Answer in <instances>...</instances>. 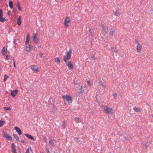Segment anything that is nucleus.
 <instances>
[{
    "label": "nucleus",
    "mask_w": 153,
    "mask_h": 153,
    "mask_svg": "<svg viewBox=\"0 0 153 153\" xmlns=\"http://www.w3.org/2000/svg\"><path fill=\"white\" fill-rule=\"evenodd\" d=\"M4 121L0 120V127L2 126L4 124Z\"/></svg>",
    "instance_id": "26"
},
{
    "label": "nucleus",
    "mask_w": 153,
    "mask_h": 153,
    "mask_svg": "<svg viewBox=\"0 0 153 153\" xmlns=\"http://www.w3.org/2000/svg\"><path fill=\"white\" fill-rule=\"evenodd\" d=\"M1 52L2 53V55H5L7 53V49H6L5 47H3L1 50Z\"/></svg>",
    "instance_id": "17"
},
{
    "label": "nucleus",
    "mask_w": 153,
    "mask_h": 153,
    "mask_svg": "<svg viewBox=\"0 0 153 153\" xmlns=\"http://www.w3.org/2000/svg\"><path fill=\"white\" fill-rule=\"evenodd\" d=\"M89 32L90 33H91V35L93 36L95 32H94V31L93 30L90 29L89 30Z\"/></svg>",
    "instance_id": "28"
},
{
    "label": "nucleus",
    "mask_w": 153,
    "mask_h": 153,
    "mask_svg": "<svg viewBox=\"0 0 153 153\" xmlns=\"http://www.w3.org/2000/svg\"><path fill=\"white\" fill-rule=\"evenodd\" d=\"M103 87H104L105 86L103 85V86H102Z\"/></svg>",
    "instance_id": "46"
},
{
    "label": "nucleus",
    "mask_w": 153,
    "mask_h": 153,
    "mask_svg": "<svg viewBox=\"0 0 153 153\" xmlns=\"http://www.w3.org/2000/svg\"><path fill=\"white\" fill-rule=\"evenodd\" d=\"M30 35L29 34H27L26 37V40L25 42L26 45H27L29 43L30 40Z\"/></svg>",
    "instance_id": "14"
},
{
    "label": "nucleus",
    "mask_w": 153,
    "mask_h": 153,
    "mask_svg": "<svg viewBox=\"0 0 153 153\" xmlns=\"http://www.w3.org/2000/svg\"><path fill=\"white\" fill-rule=\"evenodd\" d=\"M33 46L30 45H28L26 47L25 51L28 52H30L33 49Z\"/></svg>",
    "instance_id": "7"
},
{
    "label": "nucleus",
    "mask_w": 153,
    "mask_h": 153,
    "mask_svg": "<svg viewBox=\"0 0 153 153\" xmlns=\"http://www.w3.org/2000/svg\"><path fill=\"white\" fill-rule=\"evenodd\" d=\"M18 91L17 90L15 89L12 91L11 93V95L13 97H14L16 95Z\"/></svg>",
    "instance_id": "12"
},
{
    "label": "nucleus",
    "mask_w": 153,
    "mask_h": 153,
    "mask_svg": "<svg viewBox=\"0 0 153 153\" xmlns=\"http://www.w3.org/2000/svg\"><path fill=\"white\" fill-rule=\"evenodd\" d=\"M153 12H152V14H153Z\"/></svg>",
    "instance_id": "49"
},
{
    "label": "nucleus",
    "mask_w": 153,
    "mask_h": 153,
    "mask_svg": "<svg viewBox=\"0 0 153 153\" xmlns=\"http://www.w3.org/2000/svg\"><path fill=\"white\" fill-rule=\"evenodd\" d=\"M49 143L52 146H53L54 145V143L53 141L52 140H50L49 142Z\"/></svg>",
    "instance_id": "30"
},
{
    "label": "nucleus",
    "mask_w": 153,
    "mask_h": 153,
    "mask_svg": "<svg viewBox=\"0 0 153 153\" xmlns=\"http://www.w3.org/2000/svg\"><path fill=\"white\" fill-rule=\"evenodd\" d=\"M102 83H103V82H102V83H101V85L102 86H103V84H102Z\"/></svg>",
    "instance_id": "44"
},
{
    "label": "nucleus",
    "mask_w": 153,
    "mask_h": 153,
    "mask_svg": "<svg viewBox=\"0 0 153 153\" xmlns=\"http://www.w3.org/2000/svg\"><path fill=\"white\" fill-rule=\"evenodd\" d=\"M7 20L5 19L4 18L2 17H1L0 18V22H3L6 21Z\"/></svg>",
    "instance_id": "23"
},
{
    "label": "nucleus",
    "mask_w": 153,
    "mask_h": 153,
    "mask_svg": "<svg viewBox=\"0 0 153 153\" xmlns=\"http://www.w3.org/2000/svg\"><path fill=\"white\" fill-rule=\"evenodd\" d=\"M11 149L12 153H17L15 149V145L13 143L11 144Z\"/></svg>",
    "instance_id": "11"
},
{
    "label": "nucleus",
    "mask_w": 153,
    "mask_h": 153,
    "mask_svg": "<svg viewBox=\"0 0 153 153\" xmlns=\"http://www.w3.org/2000/svg\"><path fill=\"white\" fill-rule=\"evenodd\" d=\"M133 110L135 112H140L141 109L138 107H134L133 108Z\"/></svg>",
    "instance_id": "19"
},
{
    "label": "nucleus",
    "mask_w": 153,
    "mask_h": 153,
    "mask_svg": "<svg viewBox=\"0 0 153 153\" xmlns=\"http://www.w3.org/2000/svg\"><path fill=\"white\" fill-rule=\"evenodd\" d=\"M53 153H56L55 152H54Z\"/></svg>",
    "instance_id": "50"
},
{
    "label": "nucleus",
    "mask_w": 153,
    "mask_h": 153,
    "mask_svg": "<svg viewBox=\"0 0 153 153\" xmlns=\"http://www.w3.org/2000/svg\"><path fill=\"white\" fill-rule=\"evenodd\" d=\"M31 69L32 70L33 72L35 73H37L39 71V69L36 65H32L31 66Z\"/></svg>",
    "instance_id": "5"
},
{
    "label": "nucleus",
    "mask_w": 153,
    "mask_h": 153,
    "mask_svg": "<svg viewBox=\"0 0 153 153\" xmlns=\"http://www.w3.org/2000/svg\"><path fill=\"white\" fill-rule=\"evenodd\" d=\"M9 5L10 8L12 9L13 8V4L12 1H10L9 2Z\"/></svg>",
    "instance_id": "24"
},
{
    "label": "nucleus",
    "mask_w": 153,
    "mask_h": 153,
    "mask_svg": "<svg viewBox=\"0 0 153 153\" xmlns=\"http://www.w3.org/2000/svg\"><path fill=\"white\" fill-rule=\"evenodd\" d=\"M152 11L153 12V10H152Z\"/></svg>",
    "instance_id": "47"
},
{
    "label": "nucleus",
    "mask_w": 153,
    "mask_h": 153,
    "mask_svg": "<svg viewBox=\"0 0 153 153\" xmlns=\"http://www.w3.org/2000/svg\"><path fill=\"white\" fill-rule=\"evenodd\" d=\"M13 136L14 137L15 139H16V140H18L19 139V136L16 134H13Z\"/></svg>",
    "instance_id": "27"
},
{
    "label": "nucleus",
    "mask_w": 153,
    "mask_h": 153,
    "mask_svg": "<svg viewBox=\"0 0 153 153\" xmlns=\"http://www.w3.org/2000/svg\"><path fill=\"white\" fill-rule=\"evenodd\" d=\"M25 153H30L29 149H27Z\"/></svg>",
    "instance_id": "39"
},
{
    "label": "nucleus",
    "mask_w": 153,
    "mask_h": 153,
    "mask_svg": "<svg viewBox=\"0 0 153 153\" xmlns=\"http://www.w3.org/2000/svg\"><path fill=\"white\" fill-rule=\"evenodd\" d=\"M72 50L71 48L69 49L68 52H66L67 55L66 56H64L63 57V59L65 62H67V61L70 59L71 56V54L72 53Z\"/></svg>",
    "instance_id": "1"
},
{
    "label": "nucleus",
    "mask_w": 153,
    "mask_h": 153,
    "mask_svg": "<svg viewBox=\"0 0 153 153\" xmlns=\"http://www.w3.org/2000/svg\"><path fill=\"white\" fill-rule=\"evenodd\" d=\"M14 128L19 134L21 135L22 134V132L20 129L19 128L16 126L14 127Z\"/></svg>",
    "instance_id": "15"
},
{
    "label": "nucleus",
    "mask_w": 153,
    "mask_h": 153,
    "mask_svg": "<svg viewBox=\"0 0 153 153\" xmlns=\"http://www.w3.org/2000/svg\"><path fill=\"white\" fill-rule=\"evenodd\" d=\"M17 5H18V9L20 10H21V9L20 7L19 2L18 1H17Z\"/></svg>",
    "instance_id": "33"
},
{
    "label": "nucleus",
    "mask_w": 153,
    "mask_h": 153,
    "mask_svg": "<svg viewBox=\"0 0 153 153\" xmlns=\"http://www.w3.org/2000/svg\"><path fill=\"white\" fill-rule=\"evenodd\" d=\"M9 56L8 55H7L6 56V59H5V60H7V61H8V60H9Z\"/></svg>",
    "instance_id": "38"
},
{
    "label": "nucleus",
    "mask_w": 153,
    "mask_h": 153,
    "mask_svg": "<svg viewBox=\"0 0 153 153\" xmlns=\"http://www.w3.org/2000/svg\"><path fill=\"white\" fill-rule=\"evenodd\" d=\"M4 110L6 111L9 110H10V108L9 107H4Z\"/></svg>",
    "instance_id": "34"
},
{
    "label": "nucleus",
    "mask_w": 153,
    "mask_h": 153,
    "mask_svg": "<svg viewBox=\"0 0 153 153\" xmlns=\"http://www.w3.org/2000/svg\"><path fill=\"white\" fill-rule=\"evenodd\" d=\"M108 27L106 26H102V30L106 33L108 31Z\"/></svg>",
    "instance_id": "16"
},
{
    "label": "nucleus",
    "mask_w": 153,
    "mask_h": 153,
    "mask_svg": "<svg viewBox=\"0 0 153 153\" xmlns=\"http://www.w3.org/2000/svg\"><path fill=\"white\" fill-rule=\"evenodd\" d=\"M114 52H115L116 53H117V52H118V51H117V50H114Z\"/></svg>",
    "instance_id": "42"
},
{
    "label": "nucleus",
    "mask_w": 153,
    "mask_h": 153,
    "mask_svg": "<svg viewBox=\"0 0 153 153\" xmlns=\"http://www.w3.org/2000/svg\"><path fill=\"white\" fill-rule=\"evenodd\" d=\"M17 24L18 25L20 26L21 24V16H19V19L17 20Z\"/></svg>",
    "instance_id": "20"
},
{
    "label": "nucleus",
    "mask_w": 153,
    "mask_h": 153,
    "mask_svg": "<svg viewBox=\"0 0 153 153\" xmlns=\"http://www.w3.org/2000/svg\"><path fill=\"white\" fill-rule=\"evenodd\" d=\"M3 134L4 136L6 138L7 140L10 141L12 140V137L10 136L6 132H4L3 133Z\"/></svg>",
    "instance_id": "6"
},
{
    "label": "nucleus",
    "mask_w": 153,
    "mask_h": 153,
    "mask_svg": "<svg viewBox=\"0 0 153 153\" xmlns=\"http://www.w3.org/2000/svg\"><path fill=\"white\" fill-rule=\"evenodd\" d=\"M152 117H153V115L152 116Z\"/></svg>",
    "instance_id": "48"
},
{
    "label": "nucleus",
    "mask_w": 153,
    "mask_h": 153,
    "mask_svg": "<svg viewBox=\"0 0 153 153\" xmlns=\"http://www.w3.org/2000/svg\"><path fill=\"white\" fill-rule=\"evenodd\" d=\"M70 21V19L69 17H66L65 18L64 22L65 27H67L69 26Z\"/></svg>",
    "instance_id": "4"
},
{
    "label": "nucleus",
    "mask_w": 153,
    "mask_h": 153,
    "mask_svg": "<svg viewBox=\"0 0 153 153\" xmlns=\"http://www.w3.org/2000/svg\"><path fill=\"white\" fill-rule=\"evenodd\" d=\"M46 150H47V153H50L49 150L47 148H46Z\"/></svg>",
    "instance_id": "41"
},
{
    "label": "nucleus",
    "mask_w": 153,
    "mask_h": 153,
    "mask_svg": "<svg viewBox=\"0 0 153 153\" xmlns=\"http://www.w3.org/2000/svg\"><path fill=\"white\" fill-rule=\"evenodd\" d=\"M75 121L77 123H79L80 122V120L78 117H76L75 118Z\"/></svg>",
    "instance_id": "25"
},
{
    "label": "nucleus",
    "mask_w": 153,
    "mask_h": 153,
    "mask_svg": "<svg viewBox=\"0 0 153 153\" xmlns=\"http://www.w3.org/2000/svg\"><path fill=\"white\" fill-rule=\"evenodd\" d=\"M62 97L64 100L65 103L66 105L68 104L71 102V96L67 95H63L62 96Z\"/></svg>",
    "instance_id": "3"
},
{
    "label": "nucleus",
    "mask_w": 153,
    "mask_h": 153,
    "mask_svg": "<svg viewBox=\"0 0 153 153\" xmlns=\"http://www.w3.org/2000/svg\"><path fill=\"white\" fill-rule=\"evenodd\" d=\"M117 94L116 93H114L113 94V96L115 99H117Z\"/></svg>",
    "instance_id": "31"
},
{
    "label": "nucleus",
    "mask_w": 153,
    "mask_h": 153,
    "mask_svg": "<svg viewBox=\"0 0 153 153\" xmlns=\"http://www.w3.org/2000/svg\"><path fill=\"white\" fill-rule=\"evenodd\" d=\"M114 15L115 16H117L119 15L120 14V12L119 11V10H117L114 12Z\"/></svg>",
    "instance_id": "22"
},
{
    "label": "nucleus",
    "mask_w": 153,
    "mask_h": 153,
    "mask_svg": "<svg viewBox=\"0 0 153 153\" xmlns=\"http://www.w3.org/2000/svg\"><path fill=\"white\" fill-rule=\"evenodd\" d=\"M142 46L139 43L137 42V52L140 53L142 50Z\"/></svg>",
    "instance_id": "9"
},
{
    "label": "nucleus",
    "mask_w": 153,
    "mask_h": 153,
    "mask_svg": "<svg viewBox=\"0 0 153 153\" xmlns=\"http://www.w3.org/2000/svg\"><path fill=\"white\" fill-rule=\"evenodd\" d=\"M55 62L59 64L60 62V59L59 57H56L55 59Z\"/></svg>",
    "instance_id": "21"
},
{
    "label": "nucleus",
    "mask_w": 153,
    "mask_h": 153,
    "mask_svg": "<svg viewBox=\"0 0 153 153\" xmlns=\"http://www.w3.org/2000/svg\"><path fill=\"white\" fill-rule=\"evenodd\" d=\"M9 78V76L6 75V74H5L4 75V81H5L7 80V79Z\"/></svg>",
    "instance_id": "29"
},
{
    "label": "nucleus",
    "mask_w": 153,
    "mask_h": 153,
    "mask_svg": "<svg viewBox=\"0 0 153 153\" xmlns=\"http://www.w3.org/2000/svg\"><path fill=\"white\" fill-rule=\"evenodd\" d=\"M91 59L93 60H95L96 59V58L94 57V56H91Z\"/></svg>",
    "instance_id": "37"
},
{
    "label": "nucleus",
    "mask_w": 153,
    "mask_h": 153,
    "mask_svg": "<svg viewBox=\"0 0 153 153\" xmlns=\"http://www.w3.org/2000/svg\"><path fill=\"white\" fill-rule=\"evenodd\" d=\"M3 16V12L2 9H0V18L1 17H2Z\"/></svg>",
    "instance_id": "32"
},
{
    "label": "nucleus",
    "mask_w": 153,
    "mask_h": 153,
    "mask_svg": "<svg viewBox=\"0 0 153 153\" xmlns=\"http://www.w3.org/2000/svg\"><path fill=\"white\" fill-rule=\"evenodd\" d=\"M105 112L107 114H111L114 113V111L112 108L108 107L107 106H105L103 107Z\"/></svg>",
    "instance_id": "2"
},
{
    "label": "nucleus",
    "mask_w": 153,
    "mask_h": 153,
    "mask_svg": "<svg viewBox=\"0 0 153 153\" xmlns=\"http://www.w3.org/2000/svg\"><path fill=\"white\" fill-rule=\"evenodd\" d=\"M33 41L36 44L38 43L39 41L37 36L36 34H34L33 36Z\"/></svg>",
    "instance_id": "8"
},
{
    "label": "nucleus",
    "mask_w": 153,
    "mask_h": 153,
    "mask_svg": "<svg viewBox=\"0 0 153 153\" xmlns=\"http://www.w3.org/2000/svg\"><path fill=\"white\" fill-rule=\"evenodd\" d=\"M13 65H14V67L16 68V65H15V60L14 59H13Z\"/></svg>",
    "instance_id": "36"
},
{
    "label": "nucleus",
    "mask_w": 153,
    "mask_h": 153,
    "mask_svg": "<svg viewBox=\"0 0 153 153\" xmlns=\"http://www.w3.org/2000/svg\"><path fill=\"white\" fill-rule=\"evenodd\" d=\"M20 142H22V143H24V141H23V140H21V141H20Z\"/></svg>",
    "instance_id": "43"
},
{
    "label": "nucleus",
    "mask_w": 153,
    "mask_h": 153,
    "mask_svg": "<svg viewBox=\"0 0 153 153\" xmlns=\"http://www.w3.org/2000/svg\"><path fill=\"white\" fill-rule=\"evenodd\" d=\"M40 58L42 57V54H40Z\"/></svg>",
    "instance_id": "45"
},
{
    "label": "nucleus",
    "mask_w": 153,
    "mask_h": 153,
    "mask_svg": "<svg viewBox=\"0 0 153 153\" xmlns=\"http://www.w3.org/2000/svg\"><path fill=\"white\" fill-rule=\"evenodd\" d=\"M67 65L68 67L69 68L72 70L73 68V65L71 61H69L67 63Z\"/></svg>",
    "instance_id": "10"
},
{
    "label": "nucleus",
    "mask_w": 153,
    "mask_h": 153,
    "mask_svg": "<svg viewBox=\"0 0 153 153\" xmlns=\"http://www.w3.org/2000/svg\"><path fill=\"white\" fill-rule=\"evenodd\" d=\"M25 135L26 137L29 138V139L33 140H35L34 138L32 136H31L27 134H25Z\"/></svg>",
    "instance_id": "18"
},
{
    "label": "nucleus",
    "mask_w": 153,
    "mask_h": 153,
    "mask_svg": "<svg viewBox=\"0 0 153 153\" xmlns=\"http://www.w3.org/2000/svg\"><path fill=\"white\" fill-rule=\"evenodd\" d=\"M115 33V31L114 29L112 28H111V30L110 31L109 36L112 37L113 36L114 34Z\"/></svg>",
    "instance_id": "13"
},
{
    "label": "nucleus",
    "mask_w": 153,
    "mask_h": 153,
    "mask_svg": "<svg viewBox=\"0 0 153 153\" xmlns=\"http://www.w3.org/2000/svg\"><path fill=\"white\" fill-rule=\"evenodd\" d=\"M87 84L88 85H91V84L89 81H87Z\"/></svg>",
    "instance_id": "40"
},
{
    "label": "nucleus",
    "mask_w": 153,
    "mask_h": 153,
    "mask_svg": "<svg viewBox=\"0 0 153 153\" xmlns=\"http://www.w3.org/2000/svg\"><path fill=\"white\" fill-rule=\"evenodd\" d=\"M65 123L64 122H63V125L62 126V128L63 129H65Z\"/></svg>",
    "instance_id": "35"
}]
</instances>
